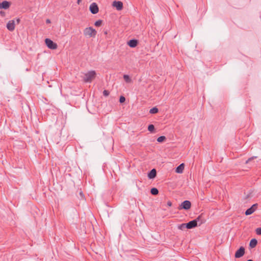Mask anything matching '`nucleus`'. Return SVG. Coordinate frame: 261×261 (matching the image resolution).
Instances as JSON below:
<instances>
[{"label":"nucleus","mask_w":261,"mask_h":261,"mask_svg":"<svg viewBox=\"0 0 261 261\" xmlns=\"http://www.w3.org/2000/svg\"><path fill=\"white\" fill-rule=\"evenodd\" d=\"M96 72L91 70L83 73V79L86 83H91L95 77Z\"/></svg>","instance_id":"1"},{"label":"nucleus","mask_w":261,"mask_h":261,"mask_svg":"<svg viewBox=\"0 0 261 261\" xmlns=\"http://www.w3.org/2000/svg\"><path fill=\"white\" fill-rule=\"evenodd\" d=\"M96 33V30L92 27L87 28L84 30V35L90 37H95Z\"/></svg>","instance_id":"2"},{"label":"nucleus","mask_w":261,"mask_h":261,"mask_svg":"<svg viewBox=\"0 0 261 261\" xmlns=\"http://www.w3.org/2000/svg\"><path fill=\"white\" fill-rule=\"evenodd\" d=\"M200 217V216H198L196 219L186 223L187 226H186L187 227V228L192 229L197 226L198 225V222L199 221Z\"/></svg>","instance_id":"3"},{"label":"nucleus","mask_w":261,"mask_h":261,"mask_svg":"<svg viewBox=\"0 0 261 261\" xmlns=\"http://www.w3.org/2000/svg\"><path fill=\"white\" fill-rule=\"evenodd\" d=\"M45 42L46 46L50 49H55L57 48L58 45L57 44L53 42L51 40L48 38H46L45 40Z\"/></svg>","instance_id":"4"},{"label":"nucleus","mask_w":261,"mask_h":261,"mask_svg":"<svg viewBox=\"0 0 261 261\" xmlns=\"http://www.w3.org/2000/svg\"><path fill=\"white\" fill-rule=\"evenodd\" d=\"M191 206V202L189 200H185L182 202L181 204L179 206V210L184 209L185 210H188L190 208Z\"/></svg>","instance_id":"5"},{"label":"nucleus","mask_w":261,"mask_h":261,"mask_svg":"<svg viewBox=\"0 0 261 261\" xmlns=\"http://www.w3.org/2000/svg\"><path fill=\"white\" fill-rule=\"evenodd\" d=\"M257 204H253L250 208H248L245 212V215L248 216L253 214L257 208Z\"/></svg>","instance_id":"6"},{"label":"nucleus","mask_w":261,"mask_h":261,"mask_svg":"<svg viewBox=\"0 0 261 261\" xmlns=\"http://www.w3.org/2000/svg\"><path fill=\"white\" fill-rule=\"evenodd\" d=\"M89 9L91 13L93 14L97 13L99 10L97 5L95 3H93L91 4V5L90 6Z\"/></svg>","instance_id":"7"},{"label":"nucleus","mask_w":261,"mask_h":261,"mask_svg":"<svg viewBox=\"0 0 261 261\" xmlns=\"http://www.w3.org/2000/svg\"><path fill=\"white\" fill-rule=\"evenodd\" d=\"M112 6L118 11L121 10L123 8V3L120 1H114Z\"/></svg>","instance_id":"8"},{"label":"nucleus","mask_w":261,"mask_h":261,"mask_svg":"<svg viewBox=\"0 0 261 261\" xmlns=\"http://www.w3.org/2000/svg\"><path fill=\"white\" fill-rule=\"evenodd\" d=\"M245 253V249L243 247H241L236 252L235 257L240 258L243 256Z\"/></svg>","instance_id":"9"},{"label":"nucleus","mask_w":261,"mask_h":261,"mask_svg":"<svg viewBox=\"0 0 261 261\" xmlns=\"http://www.w3.org/2000/svg\"><path fill=\"white\" fill-rule=\"evenodd\" d=\"M7 28L10 31H13L15 29V21L14 20H10L7 24Z\"/></svg>","instance_id":"10"},{"label":"nucleus","mask_w":261,"mask_h":261,"mask_svg":"<svg viewBox=\"0 0 261 261\" xmlns=\"http://www.w3.org/2000/svg\"><path fill=\"white\" fill-rule=\"evenodd\" d=\"M10 2L7 1H4L0 3V9H7L10 7Z\"/></svg>","instance_id":"11"},{"label":"nucleus","mask_w":261,"mask_h":261,"mask_svg":"<svg viewBox=\"0 0 261 261\" xmlns=\"http://www.w3.org/2000/svg\"><path fill=\"white\" fill-rule=\"evenodd\" d=\"M138 43V41L136 39H131L127 42V44L130 47H135L136 46H137Z\"/></svg>","instance_id":"12"},{"label":"nucleus","mask_w":261,"mask_h":261,"mask_svg":"<svg viewBox=\"0 0 261 261\" xmlns=\"http://www.w3.org/2000/svg\"><path fill=\"white\" fill-rule=\"evenodd\" d=\"M156 175V171L155 169H152L148 174V177L149 179L154 178Z\"/></svg>","instance_id":"13"},{"label":"nucleus","mask_w":261,"mask_h":261,"mask_svg":"<svg viewBox=\"0 0 261 261\" xmlns=\"http://www.w3.org/2000/svg\"><path fill=\"white\" fill-rule=\"evenodd\" d=\"M184 167H185V165L184 163L180 164L176 168L175 172L177 173H182L183 172Z\"/></svg>","instance_id":"14"},{"label":"nucleus","mask_w":261,"mask_h":261,"mask_svg":"<svg viewBox=\"0 0 261 261\" xmlns=\"http://www.w3.org/2000/svg\"><path fill=\"white\" fill-rule=\"evenodd\" d=\"M257 243V240L255 239H252L250 242L249 246L252 248H254L256 246Z\"/></svg>","instance_id":"15"},{"label":"nucleus","mask_w":261,"mask_h":261,"mask_svg":"<svg viewBox=\"0 0 261 261\" xmlns=\"http://www.w3.org/2000/svg\"><path fill=\"white\" fill-rule=\"evenodd\" d=\"M150 193L153 195H156L158 194L159 191L156 188H153L151 189Z\"/></svg>","instance_id":"16"},{"label":"nucleus","mask_w":261,"mask_h":261,"mask_svg":"<svg viewBox=\"0 0 261 261\" xmlns=\"http://www.w3.org/2000/svg\"><path fill=\"white\" fill-rule=\"evenodd\" d=\"M158 109L156 107H154L150 110L149 113L150 114H156L158 112Z\"/></svg>","instance_id":"17"},{"label":"nucleus","mask_w":261,"mask_h":261,"mask_svg":"<svg viewBox=\"0 0 261 261\" xmlns=\"http://www.w3.org/2000/svg\"><path fill=\"white\" fill-rule=\"evenodd\" d=\"M123 78L126 83H130L131 82V79L128 75L124 74L123 75Z\"/></svg>","instance_id":"18"},{"label":"nucleus","mask_w":261,"mask_h":261,"mask_svg":"<svg viewBox=\"0 0 261 261\" xmlns=\"http://www.w3.org/2000/svg\"><path fill=\"white\" fill-rule=\"evenodd\" d=\"M186 226H187L186 223H182L178 226V228L180 230H184V229L187 228V227Z\"/></svg>","instance_id":"19"},{"label":"nucleus","mask_w":261,"mask_h":261,"mask_svg":"<svg viewBox=\"0 0 261 261\" xmlns=\"http://www.w3.org/2000/svg\"><path fill=\"white\" fill-rule=\"evenodd\" d=\"M166 140V137L165 136H160L157 139V141L159 142H163Z\"/></svg>","instance_id":"20"},{"label":"nucleus","mask_w":261,"mask_h":261,"mask_svg":"<svg viewBox=\"0 0 261 261\" xmlns=\"http://www.w3.org/2000/svg\"><path fill=\"white\" fill-rule=\"evenodd\" d=\"M102 23V20H98L97 21H95L94 25L96 27H99L101 25Z\"/></svg>","instance_id":"21"},{"label":"nucleus","mask_w":261,"mask_h":261,"mask_svg":"<svg viewBox=\"0 0 261 261\" xmlns=\"http://www.w3.org/2000/svg\"><path fill=\"white\" fill-rule=\"evenodd\" d=\"M154 129V126L153 124H150L148 126V130L150 132H152Z\"/></svg>","instance_id":"22"},{"label":"nucleus","mask_w":261,"mask_h":261,"mask_svg":"<svg viewBox=\"0 0 261 261\" xmlns=\"http://www.w3.org/2000/svg\"><path fill=\"white\" fill-rule=\"evenodd\" d=\"M255 232L257 234L261 235V227L257 228L255 230Z\"/></svg>","instance_id":"23"},{"label":"nucleus","mask_w":261,"mask_h":261,"mask_svg":"<svg viewBox=\"0 0 261 261\" xmlns=\"http://www.w3.org/2000/svg\"><path fill=\"white\" fill-rule=\"evenodd\" d=\"M125 98L123 96H121L119 98V102L120 103H123L125 101Z\"/></svg>","instance_id":"24"},{"label":"nucleus","mask_w":261,"mask_h":261,"mask_svg":"<svg viewBox=\"0 0 261 261\" xmlns=\"http://www.w3.org/2000/svg\"><path fill=\"white\" fill-rule=\"evenodd\" d=\"M109 91L108 90H105L103 91V94L104 96H107L109 95Z\"/></svg>","instance_id":"25"},{"label":"nucleus","mask_w":261,"mask_h":261,"mask_svg":"<svg viewBox=\"0 0 261 261\" xmlns=\"http://www.w3.org/2000/svg\"><path fill=\"white\" fill-rule=\"evenodd\" d=\"M256 156H253V157H251L249 159H248L246 162H245V164H248L249 162H250L252 160H253V159L254 158H256Z\"/></svg>","instance_id":"26"},{"label":"nucleus","mask_w":261,"mask_h":261,"mask_svg":"<svg viewBox=\"0 0 261 261\" xmlns=\"http://www.w3.org/2000/svg\"><path fill=\"white\" fill-rule=\"evenodd\" d=\"M5 12L3 11H1L0 12V15L2 16V17H5Z\"/></svg>","instance_id":"27"},{"label":"nucleus","mask_w":261,"mask_h":261,"mask_svg":"<svg viewBox=\"0 0 261 261\" xmlns=\"http://www.w3.org/2000/svg\"><path fill=\"white\" fill-rule=\"evenodd\" d=\"M167 205L169 206H171V205H172V203L171 201H169L167 202Z\"/></svg>","instance_id":"28"},{"label":"nucleus","mask_w":261,"mask_h":261,"mask_svg":"<svg viewBox=\"0 0 261 261\" xmlns=\"http://www.w3.org/2000/svg\"><path fill=\"white\" fill-rule=\"evenodd\" d=\"M16 21H17V24H19V22H20V19H19V18H17V19H16Z\"/></svg>","instance_id":"29"},{"label":"nucleus","mask_w":261,"mask_h":261,"mask_svg":"<svg viewBox=\"0 0 261 261\" xmlns=\"http://www.w3.org/2000/svg\"><path fill=\"white\" fill-rule=\"evenodd\" d=\"M46 22L47 23H50V20L49 19H46Z\"/></svg>","instance_id":"30"},{"label":"nucleus","mask_w":261,"mask_h":261,"mask_svg":"<svg viewBox=\"0 0 261 261\" xmlns=\"http://www.w3.org/2000/svg\"><path fill=\"white\" fill-rule=\"evenodd\" d=\"M103 32L105 35H107L108 34V30H105Z\"/></svg>","instance_id":"31"},{"label":"nucleus","mask_w":261,"mask_h":261,"mask_svg":"<svg viewBox=\"0 0 261 261\" xmlns=\"http://www.w3.org/2000/svg\"><path fill=\"white\" fill-rule=\"evenodd\" d=\"M81 0H77V3L79 4Z\"/></svg>","instance_id":"32"},{"label":"nucleus","mask_w":261,"mask_h":261,"mask_svg":"<svg viewBox=\"0 0 261 261\" xmlns=\"http://www.w3.org/2000/svg\"><path fill=\"white\" fill-rule=\"evenodd\" d=\"M247 261H253L252 259H248Z\"/></svg>","instance_id":"33"},{"label":"nucleus","mask_w":261,"mask_h":261,"mask_svg":"<svg viewBox=\"0 0 261 261\" xmlns=\"http://www.w3.org/2000/svg\"><path fill=\"white\" fill-rule=\"evenodd\" d=\"M202 223V222H201L199 224V225H200V224H201Z\"/></svg>","instance_id":"34"},{"label":"nucleus","mask_w":261,"mask_h":261,"mask_svg":"<svg viewBox=\"0 0 261 261\" xmlns=\"http://www.w3.org/2000/svg\"><path fill=\"white\" fill-rule=\"evenodd\" d=\"M83 193L82 192H80V195H82Z\"/></svg>","instance_id":"35"}]
</instances>
